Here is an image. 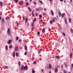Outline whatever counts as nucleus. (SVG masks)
Instances as JSON below:
<instances>
[{
  "instance_id": "nucleus-42",
  "label": "nucleus",
  "mask_w": 73,
  "mask_h": 73,
  "mask_svg": "<svg viewBox=\"0 0 73 73\" xmlns=\"http://www.w3.org/2000/svg\"><path fill=\"white\" fill-rule=\"evenodd\" d=\"M19 65V66H20V65H21V62H19L18 63Z\"/></svg>"
},
{
  "instance_id": "nucleus-38",
  "label": "nucleus",
  "mask_w": 73,
  "mask_h": 73,
  "mask_svg": "<svg viewBox=\"0 0 73 73\" xmlns=\"http://www.w3.org/2000/svg\"><path fill=\"white\" fill-rule=\"evenodd\" d=\"M36 11H39V8H36Z\"/></svg>"
},
{
  "instance_id": "nucleus-40",
  "label": "nucleus",
  "mask_w": 73,
  "mask_h": 73,
  "mask_svg": "<svg viewBox=\"0 0 73 73\" xmlns=\"http://www.w3.org/2000/svg\"><path fill=\"white\" fill-rule=\"evenodd\" d=\"M39 21L40 22H41L42 23V22H43V20H39Z\"/></svg>"
},
{
  "instance_id": "nucleus-7",
  "label": "nucleus",
  "mask_w": 73,
  "mask_h": 73,
  "mask_svg": "<svg viewBox=\"0 0 73 73\" xmlns=\"http://www.w3.org/2000/svg\"><path fill=\"white\" fill-rule=\"evenodd\" d=\"M13 57H15V56L16 55V52H13Z\"/></svg>"
},
{
  "instance_id": "nucleus-13",
  "label": "nucleus",
  "mask_w": 73,
  "mask_h": 73,
  "mask_svg": "<svg viewBox=\"0 0 73 73\" xmlns=\"http://www.w3.org/2000/svg\"><path fill=\"white\" fill-rule=\"evenodd\" d=\"M65 13H63V14H62L61 15V16L62 17H64V16H65Z\"/></svg>"
},
{
  "instance_id": "nucleus-31",
  "label": "nucleus",
  "mask_w": 73,
  "mask_h": 73,
  "mask_svg": "<svg viewBox=\"0 0 73 73\" xmlns=\"http://www.w3.org/2000/svg\"><path fill=\"white\" fill-rule=\"evenodd\" d=\"M23 20H25V17H24V16H23Z\"/></svg>"
},
{
  "instance_id": "nucleus-62",
  "label": "nucleus",
  "mask_w": 73,
  "mask_h": 73,
  "mask_svg": "<svg viewBox=\"0 0 73 73\" xmlns=\"http://www.w3.org/2000/svg\"><path fill=\"white\" fill-rule=\"evenodd\" d=\"M49 31H51V30L50 29H49Z\"/></svg>"
},
{
  "instance_id": "nucleus-9",
  "label": "nucleus",
  "mask_w": 73,
  "mask_h": 73,
  "mask_svg": "<svg viewBox=\"0 0 73 73\" xmlns=\"http://www.w3.org/2000/svg\"><path fill=\"white\" fill-rule=\"evenodd\" d=\"M25 50H27L28 48H27V46L26 45H25Z\"/></svg>"
},
{
  "instance_id": "nucleus-12",
  "label": "nucleus",
  "mask_w": 73,
  "mask_h": 73,
  "mask_svg": "<svg viewBox=\"0 0 73 73\" xmlns=\"http://www.w3.org/2000/svg\"><path fill=\"white\" fill-rule=\"evenodd\" d=\"M42 33H44V32H45V29L44 28H43L42 31Z\"/></svg>"
},
{
  "instance_id": "nucleus-29",
  "label": "nucleus",
  "mask_w": 73,
  "mask_h": 73,
  "mask_svg": "<svg viewBox=\"0 0 73 73\" xmlns=\"http://www.w3.org/2000/svg\"><path fill=\"white\" fill-rule=\"evenodd\" d=\"M72 53H71L70 55V58H72Z\"/></svg>"
},
{
  "instance_id": "nucleus-10",
  "label": "nucleus",
  "mask_w": 73,
  "mask_h": 73,
  "mask_svg": "<svg viewBox=\"0 0 73 73\" xmlns=\"http://www.w3.org/2000/svg\"><path fill=\"white\" fill-rule=\"evenodd\" d=\"M58 71V68H56L55 69V72H56V73H57V72Z\"/></svg>"
},
{
  "instance_id": "nucleus-33",
  "label": "nucleus",
  "mask_w": 73,
  "mask_h": 73,
  "mask_svg": "<svg viewBox=\"0 0 73 73\" xmlns=\"http://www.w3.org/2000/svg\"><path fill=\"white\" fill-rule=\"evenodd\" d=\"M35 29V27H33L31 28V30L32 31H33Z\"/></svg>"
},
{
  "instance_id": "nucleus-64",
  "label": "nucleus",
  "mask_w": 73,
  "mask_h": 73,
  "mask_svg": "<svg viewBox=\"0 0 73 73\" xmlns=\"http://www.w3.org/2000/svg\"><path fill=\"white\" fill-rule=\"evenodd\" d=\"M49 73H51V71H49Z\"/></svg>"
},
{
  "instance_id": "nucleus-36",
  "label": "nucleus",
  "mask_w": 73,
  "mask_h": 73,
  "mask_svg": "<svg viewBox=\"0 0 73 73\" xmlns=\"http://www.w3.org/2000/svg\"><path fill=\"white\" fill-rule=\"evenodd\" d=\"M52 21L53 23H54V22H55V19H52Z\"/></svg>"
},
{
  "instance_id": "nucleus-61",
  "label": "nucleus",
  "mask_w": 73,
  "mask_h": 73,
  "mask_svg": "<svg viewBox=\"0 0 73 73\" xmlns=\"http://www.w3.org/2000/svg\"><path fill=\"white\" fill-rule=\"evenodd\" d=\"M60 1H62V2L63 1V0H60Z\"/></svg>"
},
{
  "instance_id": "nucleus-45",
  "label": "nucleus",
  "mask_w": 73,
  "mask_h": 73,
  "mask_svg": "<svg viewBox=\"0 0 73 73\" xmlns=\"http://www.w3.org/2000/svg\"><path fill=\"white\" fill-rule=\"evenodd\" d=\"M15 1L16 3H18V0H15Z\"/></svg>"
},
{
  "instance_id": "nucleus-27",
  "label": "nucleus",
  "mask_w": 73,
  "mask_h": 73,
  "mask_svg": "<svg viewBox=\"0 0 73 73\" xmlns=\"http://www.w3.org/2000/svg\"><path fill=\"white\" fill-rule=\"evenodd\" d=\"M37 35L38 36H39V35H40V32L39 31H38L37 32Z\"/></svg>"
},
{
  "instance_id": "nucleus-16",
  "label": "nucleus",
  "mask_w": 73,
  "mask_h": 73,
  "mask_svg": "<svg viewBox=\"0 0 73 73\" xmlns=\"http://www.w3.org/2000/svg\"><path fill=\"white\" fill-rule=\"evenodd\" d=\"M38 2H39L40 3H41V4H43V2H42V1H40V0H39L38 1Z\"/></svg>"
},
{
  "instance_id": "nucleus-22",
  "label": "nucleus",
  "mask_w": 73,
  "mask_h": 73,
  "mask_svg": "<svg viewBox=\"0 0 73 73\" xmlns=\"http://www.w3.org/2000/svg\"><path fill=\"white\" fill-rule=\"evenodd\" d=\"M25 23H27L28 21V18H26L25 20Z\"/></svg>"
},
{
  "instance_id": "nucleus-44",
  "label": "nucleus",
  "mask_w": 73,
  "mask_h": 73,
  "mask_svg": "<svg viewBox=\"0 0 73 73\" xmlns=\"http://www.w3.org/2000/svg\"><path fill=\"white\" fill-rule=\"evenodd\" d=\"M19 38V37H17L16 38V41H17V40H18V39Z\"/></svg>"
},
{
  "instance_id": "nucleus-24",
  "label": "nucleus",
  "mask_w": 73,
  "mask_h": 73,
  "mask_svg": "<svg viewBox=\"0 0 73 73\" xmlns=\"http://www.w3.org/2000/svg\"><path fill=\"white\" fill-rule=\"evenodd\" d=\"M12 46L11 45H10L9 46V48L10 49L12 48Z\"/></svg>"
},
{
  "instance_id": "nucleus-39",
  "label": "nucleus",
  "mask_w": 73,
  "mask_h": 73,
  "mask_svg": "<svg viewBox=\"0 0 73 73\" xmlns=\"http://www.w3.org/2000/svg\"><path fill=\"white\" fill-rule=\"evenodd\" d=\"M31 25L32 26H34V22H33L32 23V24Z\"/></svg>"
},
{
  "instance_id": "nucleus-2",
  "label": "nucleus",
  "mask_w": 73,
  "mask_h": 73,
  "mask_svg": "<svg viewBox=\"0 0 73 73\" xmlns=\"http://www.w3.org/2000/svg\"><path fill=\"white\" fill-rule=\"evenodd\" d=\"M24 70H27L28 69V66L27 65H26L24 67Z\"/></svg>"
},
{
  "instance_id": "nucleus-43",
  "label": "nucleus",
  "mask_w": 73,
  "mask_h": 73,
  "mask_svg": "<svg viewBox=\"0 0 73 73\" xmlns=\"http://www.w3.org/2000/svg\"><path fill=\"white\" fill-rule=\"evenodd\" d=\"M64 72V73H66V70H64L63 71Z\"/></svg>"
},
{
  "instance_id": "nucleus-47",
  "label": "nucleus",
  "mask_w": 73,
  "mask_h": 73,
  "mask_svg": "<svg viewBox=\"0 0 73 73\" xmlns=\"http://www.w3.org/2000/svg\"><path fill=\"white\" fill-rule=\"evenodd\" d=\"M54 19L56 20H57V18L56 17H54Z\"/></svg>"
},
{
  "instance_id": "nucleus-56",
  "label": "nucleus",
  "mask_w": 73,
  "mask_h": 73,
  "mask_svg": "<svg viewBox=\"0 0 73 73\" xmlns=\"http://www.w3.org/2000/svg\"><path fill=\"white\" fill-rule=\"evenodd\" d=\"M41 72H43V69H42L41 70Z\"/></svg>"
},
{
  "instance_id": "nucleus-58",
  "label": "nucleus",
  "mask_w": 73,
  "mask_h": 73,
  "mask_svg": "<svg viewBox=\"0 0 73 73\" xmlns=\"http://www.w3.org/2000/svg\"><path fill=\"white\" fill-rule=\"evenodd\" d=\"M61 68H63V65H62L61 66Z\"/></svg>"
},
{
  "instance_id": "nucleus-48",
  "label": "nucleus",
  "mask_w": 73,
  "mask_h": 73,
  "mask_svg": "<svg viewBox=\"0 0 73 73\" xmlns=\"http://www.w3.org/2000/svg\"><path fill=\"white\" fill-rule=\"evenodd\" d=\"M35 15L36 16H38V14H37V13H35Z\"/></svg>"
},
{
  "instance_id": "nucleus-34",
  "label": "nucleus",
  "mask_w": 73,
  "mask_h": 73,
  "mask_svg": "<svg viewBox=\"0 0 73 73\" xmlns=\"http://www.w3.org/2000/svg\"><path fill=\"white\" fill-rule=\"evenodd\" d=\"M32 73H35V71L33 70H32Z\"/></svg>"
},
{
  "instance_id": "nucleus-63",
  "label": "nucleus",
  "mask_w": 73,
  "mask_h": 73,
  "mask_svg": "<svg viewBox=\"0 0 73 73\" xmlns=\"http://www.w3.org/2000/svg\"><path fill=\"white\" fill-rule=\"evenodd\" d=\"M19 42H21V40H19Z\"/></svg>"
},
{
  "instance_id": "nucleus-25",
  "label": "nucleus",
  "mask_w": 73,
  "mask_h": 73,
  "mask_svg": "<svg viewBox=\"0 0 73 73\" xmlns=\"http://www.w3.org/2000/svg\"><path fill=\"white\" fill-rule=\"evenodd\" d=\"M6 19H9V16H7V17L6 18Z\"/></svg>"
},
{
  "instance_id": "nucleus-17",
  "label": "nucleus",
  "mask_w": 73,
  "mask_h": 73,
  "mask_svg": "<svg viewBox=\"0 0 73 73\" xmlns=\"http://www.w3.org/2000/svg\"><path fill=\"white\" fill-rule=\"evenodd\" d=\"M5 48V49H6V50H8V46L7 45H6Z\"/></svg>"
},
{
  "instance_id": "nucleus-11",
  "label": "nucleus",
  "mask_w": 73,
  "mask_h": 73,
  "mask_svg": "<svg viewBox=\"0 0 73 73\" xmlns=\"http://www.w3.org/2000/svg\"><path fill=\"white\" fill-rule=\"evenodd\" d=\"M18 50V47H17V46L15 48V51H17Z\"/></svg>"
},
{
  "instance_id": "nucleus-41",
  "label": "nucleus",
  "mask_w": 73,
  "mask_h": 73,
  "mask_svg": "<svg viewBox=\"0 0 73 73\" xmlns=\"http://www.w3.org/2000/svg\"><path fill=\"white\" fill-rule=\"evenodd\" d=\"M63 34V35L64 36H65V34L64 33H62Z\"/></svg>"
},
{
  "instance_id": "nucleus-23",
  "label": "nucleus",
  "mask_w": 73,
  "mask_h": 73,
  "mask_svg": "<svg viewBox=\"0 0 73 73\" xmlns=\"http://www.w3.org/2000/svg\"><path fill=\"white\" fill-rule=\"evenodd\" d=\"M36 18H35L34 19H33V21L34 22H35V21H36Z\"/></svg>"
},
{
  "instance_id": "nucleus-30",
  "label": "nucleus",
  "mask_w": 73,
  "mask_h": 73,
  "mask_svg": "<svg viewBox=\"0 0 73 73\" xmlns=\"http://www.w3.org/2000/svg\"><path fill=\"white\" fill-rule=\"evenodd\" d=\"M61 12H59V16L61 17Z\"/></svg>"
},
{
  "instance_id": "nucleus-51",
  "label": "nucleus",
  "mask_w": 73,
  "mask_h": 73,
  "mask_svg": "<svg viewBox=\"0 0 73 73\" xmlns=\"http://www.w3.org/2000/svg\"><path fill=\"white\" fill-rule=\"evenodd\" d=\"M41 52V50H39L38 51V53H40Z\"/></svg>"
},
{
  "instance_id": "nucleus-32",
  "label": "nucleus",
  "mask_w": 73,
  "mask_h": 73,
  "mask_svg": "<svg viewBox=\"0 0 73 73\" xmlns=\"http://www.w3.org/2000/svg\"><path fill=\"white\" fill-rule=\"evenodd\" d=\"M46 14L45 13H42V15L43 16H44V15H46Z\"/></svg>"
},
{
  "instance_id": "nucleus-5",
  "label": "nucleus",
  "mask_w": 73,
  "mask_h": 73,
  "mask_svg": "<svg viewBox=\"0 0 73 73\" xmlns=\"http://www.w3.org/2000/svg\"><path fill=\"white\" fill-rule=\"evenodd\" d=\"M48 66L49 69H52V65H51V64H49Z\"/></svg>"
},
{
  "instance_id": "nucleus-8",
  "label": "nucleus",
  "mask_w": 73,
  "mask_h": 73,
  "mask_svg": "<svg viewBox=\"0 0 73 73\" xmlns=\"http://www.w3.org/2000/svg\"><path fill=\"white\" fill-rule=\"evenodd\" d=\"M1 21L2 23H4L5 22V21L4 20V19H2L1 20Z\"/></svg>"
},
{
  "instance_id": "nucleus-37",
  "label": "nucleus",
  "mask_w": 73,
  "mask_h": 73,
  "mask_svg": "<svg viewBox=\"0 0 73 73\" xmlns=\"http://www.w3.org/2000/svg\"><path fill=\"white\" fill-rule=\"evenodd\" d=\"M33 4H35V5H36L37 3H36V2L35 1H34V3H33Z\"/></svg>"
},
{
  "instance_id": "nucleus-55",
  "label": "nucleus",
  "mask_w": 73,
  "mask_h": 73,
  "mask_svg": "<svg viewBox=\"0 0 73 73\" xmlns=\"http://www.w3.org/2000/svg\"><path fill=\"white\" fill-rule=\"evenodd\" d=\"M34 59H35V58H34V57H33L32 58V60H34Z\"/></svg>"
},
{
  "instance_id": "nucleus-14",
  "label": "nucleus",
  "mask_w": 73,
  "mask_h": 73,
  "mask_svg": "<svg viewBox=\"0 0 73 73\" xmlns=\"http://www.w3.org/2000/svg\"><path fill=\"white\" fill-rule=\"evenodd\" d=\"M28 9L29 10V11L30 12H31L32 11V10H31V9L29 7H28Z\"/></svg>"
},
{
  "instance_id": "nucleus-60",
  "label": "nucleus",
  "mask_w": 73,
  "mask_h": 73,
  "mask_svg": "<svg viewBox=\"0 0 73 73\" xmlns=\"http://www.w3.org/2000/svg\"><path fill=\"white\" fill-rule=\"evenodd\" d=\"M72 68H73V64H72Z\"/></svg>"
},
{
  "instance_id": "nucleus-26",
  "label": "nucleus",
  "mask_w": 73,
  "mask_h": 73,
  "mask_svg": "<svg viewBox=\"0 0 73 73\" xmlns=\"http://www.w3.org/2000/svg\"><path fill=\"white\" fill-rule=\"evenodd\" d=\"M39 18H42V15H39Z\"/></svg>"
},
{
  "instance_id": "nucleus-46",
  "label": "nucleus",
  "mask_w": 73,
  "mask_h": 73,
  "mask_svg": "<svg viewBox=\"0 0 73 73\" xmlns=\"http://www.w3.org/2000/svg\"><path fill=\"white\" fill-rule=\"evenodd\" d=\"M50 24H52V20H50Z\"/></svg>"
},
{
  "instance_id": "nucleus-59",
  "label": "nucleus",
  "mask_w": 73,
  "mask_h": 73,
  "mask_svg": "<svg viewBox=\"0 0 73 73\" xmlns=\"http://www.w3.org/2000/svg\"><path fill=\"white\" fill-rule=\"evenodd\" d=\"M44 11H46V8H45L44 9Z\"/></svg>"
},
{
  "instance_id": "nucleus-1",
  "label": "nucleus",
  "mask_w": 73,
  "mask_h": 73,
  "mask_svg": "<svg viewBox=\"0 0 73 73\" xmlns=\"http://www.w3.org/2000/svg\"><path fill=\"white\" fill-rule=\"evenodd\" d=\"M7 33L9 36H11V33H10V29L8 28L7 31Z\"/></svg>"
},
{
  "instance_id": "nucleus-15",
  "label": "nucleus",
  "mask_w": 73,
  "mask_h": 73,
  "mask_svg": "<svg viewBox=\"0 0 73 73\" xmlns=\"http://www.w3.org/2000/svg\"><path fill=\"white\" fill-rule=\"evenodd\" d=\"M24 66H22L21 67V70H23L24 69Z\"/></svg>"
},
{
  "instance_id": "nucleus-6",
  "label": "nucleus",
  "mask_w": 73,
  "mask_h": 73,
  "mask_svg": "<svg viewBox=\"0 0 73 73\" xmlns=\"http://www.w3.org/2000/svg\"><path fill=\"white\" fill-rule=\"evenodd\" d=\"M64 21L65 24H67V19H66V18H65L64 19Z\"/></svg>"
},
{
  "instance_id": "nucleus-54",
  "label": "nucleus",
  "mask_w": 73,
  "mask_h": 73,
  "mask_svg": "<svg viewBox=\"0 0 73 73\" xmlns=\"http://www.w3.org/2000/svg\"><path fill=\"white\" fill-rule=\"evenodd\" d=\"M36 63V62L35 61L34 62V64H35Z\"/></svg>"
},
{
  "instance_id": "nucleus-52",
  "label": "nucleus",
  "mask_w": 73,
  "mask_h": 73,
  "mask_svg": "<svg viewBox=\"0 0 73 73\" xmlns=\"http://www.w3.org/2000/svg\"><path fill=\"white\" fill-rule=\"evenodd\" d=\"M26 5H29V3H26Z\"/></svg>"
},
{
  "instance_id": "nucleus-57",
  "label": "nucleus",
  "mask_w": 73,
  "mask_h": 73,
  "mask_svg": "<svg viewBox=\"0 0 73 73\" xmlns=\"http://www.w3.org/2000/svg\"><path fill=\"white\" fill-rule=\"evenodd\" d=\"M45 24V22H42V24Z\"/></svg>"
},
{
  "instance_id": "nucleus-18",
  "label": "nucleus",
  "mask_w": 73,
  "mask_h": 73,
  "mask_svg": "<svg viewBox=\"0 0 73 73\" xmlns=\"http://www.w3.org/2000/svg\"><path fill=\"white\" fill-rule=\"evenodd\" d=\"M55 57L56 58H57L58 59H59V58H60V56H56Z\"/></svg>"
},
{
  "instance_id": "nucleus-4",
  "label": "nucleus",
  "mask_w": 73,
  "mask_h": 73,
  "mask_svg": "<svg viewBox=\"0 0 73 73\" xmlns=\"http://www.w3.org/2000/svg\"><path fill=\"white\" fill-rule=\"evenodd\" d=\"M23 1H21L19 2V4L20 5H22L23 4Z\"/></svg>"
},
{
  "instance_id": "nucleus-20",
  "label": "nucleus",
  "mask_w": 73,
  "mask_h": 73,
  "mask_svg": "<svg viewBox=\"0 0 73 73\" xmlns=\"http://www.w3.org/2000/svg\"><path fill=\"white\" fill-rule=\"evenodd\" d=\"M51 13L52 14V16H54V12H53V11H51Z\"/></svg>"
},
{
  "instance_id": "nucleus-19",
  "label": "nucleus",
  "mask_w": 73,
  "mask_h": 73,
  "mask_svg": "<svg viewBox=\"0 0 73 73\" xmlns=\"http://www.w3.org/2000/svg\"><path fill=\"white\" fill-rule=\"evenodd\" d=\"M0 7H2V5H3V3H2L1 2H0Z\"/></svg>"
},
{
  "instance_id": "nucleus-49",
  "label": "nucleus",
  "mask_w": 73,
  "mask_h": 73,
  "mask_svg": "<svg viewBox=\"0 0 73 73\" xmlns=\"http://www.w3.org/2000/svg\"><path fill=\"white\" fill-rule=\"evenodd\" d=\"M16 56L17 57V56H18V53H16Z\"/></svg>"
},
{
  "instance_id": "nucleus-21",
  "label": "nucleus",
  "mask_w": 73,
  "mask_h": 73,
  "mask_svg": "<svg viewBox=\"0 0 73 73\" xmlns=\"http://www.w3.org/2000/svg\"><path fill=\"white\" fill-rule=\"evenodd\" d=\"M70 31H71V33H73V30L72 29H70Z\"/></svg>"
},
{
  "instance_id": "nucleus-35",
  "label": "nucleus",
  "mask_w": 73,
  "mask_h": 73,
  "mask_svg": "<svg viewBox=\"0 0 73 73\" xmlns=\"http://www.w3.org/2000/svg\"><path fill=\"white\" fill-rule=\"evenodd\" d=\"M5 67V68H6V69H8V67L7 66H4Z\"/></svg>"
},
{
  "instance_id": "nucleus-50",
  "label": "nucleus",
  "mask_w": 73,
  "mask_h": 73,
  "mask_svg": "<svg viewBox=\"0 0 73 73\" xmlns=\"http://www.w3.org/2000/svg\"><path fill=\"white\" fill-rule=\"evenodd\" d=\"M32 15L33 16H35V14L33 13V12H32Z\"/></svg>"
},
{
  "instance_id": "nucleus-53",
  "label": "nucleus",
  "mask_w": 73,
  "mask_h": 73,
  "mask_svg": "<svg viewBox=\"0 0 73 73\" xmlns=\"http://www.w3.org/2000/svg\"><path fill=\"white\" fill-rule=\"evenodd\" d=\"M24 54H25V55H27V52H25V53Z\"/></svg>"
},
{
  "instance_id": "nucleus-28",
  "label": "nucleus",
  "mask_w": 73,
  "mask_h": 73,
  "mask_svg": "<svg viewBox=\"0 0 73 73\" xmlns=\"http://www.w3.org/2000/svg\"><path fill=\"white\" fill-rule=\"evenodd\" d=\"M69 22H70V23H71V19L70 18H69Z\"/></svg>"
},
{
  "instance_id": "nucleus-3",
  "label": "nucleus",
  "mask_w": 73,
  "mask_h": 73,
  "mask_svg": "<svg viewBox=\"0 0 73 73\" xmlns=\"http://www.w3.org/2000/svg\"><path fill=\"white\" fill-rule=\"evenodd\" d=\"M11 42H12V40L10 39L9 40V42H8V44H11Z\"/></svg>"
}]
</instances>
